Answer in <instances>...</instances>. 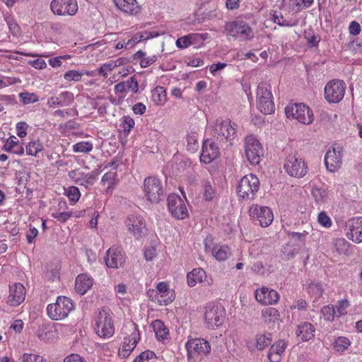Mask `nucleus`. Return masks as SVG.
<instances>
[{
  "instance_id": "obj_1",
  "label": "nucleus",
  "mask_w": 362,
  "mask_h": 362,
  "mask_svg": "<svg viewBox=\"0 0 362 362\" xmlns=\"http://www.w3.org/2000/svg\"><path fill=\"white\" fill-rule=\"evenodd\" d=\"M123 333L126 334L124 338L122 347L118 350L119 356L124 358H127L134 349L140 339V332L137 325L134 322L127 323L123 329Z\"/></svg>"
},
{
  "instance_id": "obj_2",
  "label": "nucleus",
  "mask_w": 362,
  "mask_h": 362,
  "mask_svg": "<svg viewBox=\"0 0 362 362\" xmlns=\"http://www.w3.org/2000/svg\"><path fill=\"white\" fill-rule=\"evenodd\" d=\"M75 308L71 299L66 296H59L54 303L47 307V314L52 320H60L66 317Z\"/></svg>"
},
{
  "instance_id": "obj_3",
  "label": "nucleus",
  "mask_w": 362,
  "mask_h": 362,
  "mask_svg": "<svg viewBox=\"0 0 362 362\" xmlns=\"http://www.w3.org/2000/svg\"><path fill=\"white\" fill-rule=\"evenodd\" d=\"M187 360L191 361L196 357L202 358L211 352V345L208 341L202 338L189 337L185 343Z\"/></svg>"
},
{
  "instance_id": "obj_4",
  "label": "nucleus",
  "mask_w": 362,
  "mask_h": 362,
  "mask_svg": "<svg viewBox=\"0 0 362 362\" xmlns=\"http://www.w3.org/2000/svg\"><path fill=\"white\" fill-rule=\"evenodd\" d=\"M95 330L102 338H110L115 333V327L110 313L105 308L99 310L95 318Z\"/></svg>"
},
{
  "instance_id": "obj_5",
  "label": "nucleus",
  "mask_w": 362,
  "mask_h": 362,
  "mask_svg": "<svg viewBox=\"0 0 362 362\" xmlns=\"http://www.w3.org/2000/svg\"><path fill=\"white\" fill-rule=\"evenodd\" d=\"M259 189V180L254 174L245 175L240 181L238 194L243 199H252Z\"/></svg>"
},
{
  "instance_id": "obj_6",
  "label": "nucleus",
  "mask_w": 362,
  "mask_h": 362,
  "mask_svg": "<svg viewBox=\"0 0 362 362\" xmlns=\"http://www.w3.org/2000/svg\"><path fill=\"white\" fill-rule=\"evenodd\" d=\"M144 191L147 200L151 203H158L163 199L162 182L156 177H148L144 180Z\"/></svg>"
},
{
  "instance_id": "obj_7",
  "label": "nucleus",
  "mask_w": 362,
  "mask_h": 362,
  "mask_svg": "<svg viewBox=\"0 0 362 362\" xmlns=\"http://www.w3.org/2000/svg\"><path fill=\"white\" fill-rule=\"evenodd\" d=\"M288 118L296 119L299 122L309 124L313 121V111L305 104H291L285 108Z\"/></svg>"
},
{
  "instance_id": "obj_8",
  "label": "nucleus",
  "mask_w": 362,
  "mask_h": 362,
  "mask_svg": "<svg viewBox=\"0 0 362 362\" xmlns=\"http://www.w3.org/2000/svg\"><path fill=\"white\" fill-rule=\"evenodd\" d=\"M245 151L248 161L252 165H257L264 156V150L259 141L253 135L245 139Z\"/></svg>"
},
{
  "instance_id": "obj_9",
  "label": "nucleus",
  "mask_w": 362,
  "mask_h": 362,
  "mask_svg": "<svg viewBox=\"0 0 362 362\" xmlns=\"http://www.w3.org/2000/svg\"><path fill=\"white\" fill-rule=\"evenodd\" d=\"M225 309L221 305L209 303L205 308L204 317L207 326L210 329L221 326L225 319Z\"/></svg>"
},
{
  "instance_id": "obj_10",
  "label": "nucleus",
  "mask_w": 362,
  "mask_h": 362,
  "mask_svg": "<svg viewBox=\"0 0 362 362\" xmlns=\"http://www.w3.org/2000/svg\"><path fill=\"white\" fill-rule=\"evenodd\" d=\"M225 30L233 37H241L243 40H251L254 37L252 28L244 21H234L227 22L225 25Z\"/></svg>"
},
{
  "instance_id": "obj_11",
  "label": "nucleus",
  "mask_w": 362,
  "mask_h": 362,
  "mask_svg": "<svg viewBox=\"0 0 362 362\" xmlns=\"http://www.w3.org/2000/svg\"><path fill=\"white\" fill-rule=\"evenodd\" d=\"M237 125L231 124L230 120H222L217 123L214 128V138L220 142H229V146H232L231 141L236 136Z\"/></svg>"
},
{
  "instance_id": "obj_12",
  "label": "nucleus",
  "mask_w": 362,
  "mask_h": 362,
  "mask_svg": "<svg viewBox=\"0 0 362 362\" xmlns=\"http://www.w3.org/2000/svg\"><path fill=\"white\" fill-rule=\"evenodd\" d=\"M345 83L340 80H333L327 83L325 87V99L329 103H339L345 93Z\"/></svg>"
},
{
  "instance_id": "obj_13",
  "label": "nucleus",
  "mask_w": 362,
  "mask_h": 362,
  "mask_svg": "<svg viewBox=\"0 0 362 362\" xmlns=\"http://www.w3.org/2000/svg\"><path fill=\"white\" fill-rule=\"evenodd\" d=\"M284 168L288 175L296 177H302L307 173L305 162L296 155H289L287 157Z\"/></svg>"
},
{
  "instance_id": "obj_14",
  "label": "nucleus",
  "mask_w": 362,
  "mask_h": 362,
  "mask_svg": "<svg viewBox=\"0 0 362 362\" xmlns=\"http://www.w3.org/2000/svg\"><path fill=\"white\" fill-rule=\"evenodd\" d=\"M168 206L172 216L177 219H184L188 216V211L184 200L176 194L168 197Z\"/></svg>"
},
{
  "instance_id": "obj_15",
  "label": "nucleus",
  "mask_w": 362,
  "mask_h": 362,
  "mask_svg": "<svg viewBox=\"0 0 362 362\" xmlns=\"http://www.w3.org/2000/svg\"><path fill=\"white\" fill-rule=\"evenodd\" d=\"M50 8L54 14L59 16H74L78 8L76 0H52Z\"/></svg>"
},
{
  "instance_id": "obj_16",
  "label": "nucleus",
  "mask_w": 362,
  "mask_h": 362,
  "mask_svg": "<svg viewBox=\"0 0 362 362\" xmlns=\"http://www.w3.org/2000/svg\"><path fill=\"white\" fill-rule=\"evenodd\" d=\"M342 163V148L339 145H334L329 148L325 156V164L330 172L337 171Z\"/></svg>"
},
{
  "instance_id": "obj_17",
  "label": "nucleus",
  "mask_w": 362,
  "mask_h": 362,
  "mask_svg": "<svg viewBox=\"0 0 362 362\" xmlns=\"http://www.w3.org/2000/svg\"><path fill=\"white\" fill-rule=\"evenodd\" d=\"M250 214L259 221L262 227L269 226L273 221L274 216L269 207L255 205L250 209Z\"/></svg>"
},
{
  "instance_id": "obj_18",
  "label": "nucleus",
  "mask_w": 362,
  "mask_h": 362,
  "mask_svg": "<svg viewBox=\"0 0 362 362\" xmlns=\"http://www.w3.org/2000/svg\"><path fill=\"white\" fill-rule=\"evenodd\" d=\"M345 230L349 240L356 243H362V217L349 219Z\"/></svg>"
},
{
  "instance_id": "obj_19",
  "label": "nucleus",
  "mask_w": 362,
  "mask_h": 362,
  "mask_svg": "<svg viewBox=\"0 0 362 362\" xmlns=\"http://www.w3.org/2000/svg\"><path fill=\"white\" fill-rule=\"evenodd\" d=\"M219 155V147L216 142L209 139L203 142L202 151L200 156L201 162L210 163L212 160L217 158Z\"/></svg>"
},
{
  "instance_id": "obj_20",
  "label": "nucleus",
  "mask_w": 362,
  "mask_h": 362,
  "mask_svg": "<svg viewBox=\"0 0 362 362\" xmlns=\"http://www.w3.org/2000/svg\"><path fill=\"white\" fill-rule=\"evenodd\" d=\"M106 265L110 268H118L124 262V257L122 253V249L118 247L112 246L107 251L105 257Z\"/></svg>"
},
{
  "instance_id": "obj_21",
  "label": "nucleus",
  "mask_w": 362,
  "mask_h": 362,
  "mask_svg": "<svg viewBox=\"0 0 362 362\" xmlns=\"http://www.w3.org/2000/svg\"><path fill=\"white\" fill-rule=\"evenodd\" d=\"M125 223L128 230L135 238L139 239L142 237L144 229L146 227V223L143 218L141 216H131L127 218Z\"/></svg>"
},
{
  "instance_id": "obj_22",
  "label": "nucleus",
  "mask_w": 362,
  "mask_h": 362,
  "mask_svg": "<svg viewBox=\"0 0 362 362\" xmlns=\"http://www.w3.org/2000/svg\"><path fill=\"white\" fill-rule=\"evenodd\" d=\"M156 291H158V303L160 305H167L175 300L174 292L169 289L168 285L165 282L158 283Z\"/></svg>"
},
{
  "instance_id": "obj_23",
  "label": "nucleus",
  "mask_w": 362,
  "mask_h": 362,
  "mask_svg": "<svg viewBox=\"0 0 362 362\" xmlns=\"http://www.w3.org/2000/svg\"><path fill=\"white\" fill-rule=\"evenodd\" d=\"M257 300L265 305L276 303L279 298V293L272 289L262 287L259 291L257 290L255 293Z\"/></svg>"
},
{
  "instance_id": "obj_24",
  "label": "nucleus",
  "mask_w": 362,
  "mask_h": 362,
  "mask_svg": "<svg viewBox=\"0 0 362 362\" xmlns=\"http://www.w3.org/2000/svg\"><path fill=\"white\" fill-rule=\"evenodd\" d=\"M8 302L11 305H20L25 300V288L23 284L15 283L10 286Z\"/></svg>"
},
{
  "instance_id": "obj_25",
  "label": "nucleus",
  "mask_w": 362,
  "mask_h": 362,
  "mask_svg": "<svg viewBox=\"0 0 362 362\" xmlns=\"http://www.w3.org/2000/svg\"><path fill=\"white\" fill-rule=\"evenodd\" d=\"M69 177L76 184L88 188L94 184V177L89 173H84L79 170H74L69 172Z\"/></svg>"
},
{
  "instance_id": "obj_26",
  "label": "nucleus",
  "mask_w": 362,
  "mask_h": 362,
  "mask_svg": "<svg viewBox=\"0 0 362 362\" xmlns=\"http://www.w3.org/2000/svg\"><path fill=\"white\" fill-rule=\"evenodd\" d=\"M74 100V94L69 91L62 92L58 96H52L48 99L49 106H69Z\"/></svg>"
},
{
  "instance_id": "obj_27",
  "label": "nucleus",
  "mask_w": 362,
  "mask_h": 362,
  "mask_svg": "<svg viewBox=\"0 0 362 362\" xmlns=\"http://www.w3.org/2000/svg\"><path fill=\"white\" fill-rule=\"evenodd\" d=\"M93 284V279L86 274H81L77 276L75 281L76 291L81 294L84 295L89 289L91 288Z\"/></svg>"
},
{
  "instance_id": "obj_28",
  "label": "nucleus",
  "mask_w": 362,
  "mask_h": 362,
  "mask_svg": "<svg viewBox=\"0 0 362 362\" xmlns=\"http://www.w3.org/2000/svg\"><path fill=\"white\" fill-rule=\"evenodd\" d=\"M315 328L310 322H303L298 326L296 335L303 341H309L315 337Z\"/></svg>"
},
{
  "instance_id": "obj_29",
  "label": "nucleus",
  "mask_w": 362,
  "mask_h": 362,
  "mask_svg": "<svg viewBox=\"0 0 362 362\" xmlns=\"http://www.w3.org/2000/svg\"><path fill=\"white\" fill-rule=\"evenodd\" d=\"M117 8L124 13L136 15L139 11V6L136 0H113Z\"/></svg>"
},
{
  "instance_id": "obj_30",
  "label": "nucleus",
  "mask_w": 362,
  "mask_h": 362,
  "mask_svg": "<svg viewBox=\"0 0 362 362\" xmlns=\"http://www.w3.org/2000/svg\"><path fill=\"white\" fill-rule=\"evenodd\" d=\"M187 284L194 287L197 283H203L206 281V272L202 268H196L189 272L187 275Z\"/></svg>"
},
{
  "instance_id": "obj_31",
  "label": "nucleus",
  "mask_w": 362,
  "mask_h": 362,
  "mask_svg": "<svg viewBox=\"0 0 362 362\" xmlns=\"http://www.w3.org/2000/svg\"><path fill=\"white\" fill-rule=\"evenodd\" d=\"M156 337L158 341L168 339L169 329L164 325L163 322L160 320H156L151 323Z\"/></svg>"
},
{
  "instance_id": "obj_32",
  "label": "nucleus",
  "mask_w": 362,
  "mask_h": 362,
  "mask_svg": "<svg viewBox=\"0 0 362 362\" xmlns=\"http://www.w3.org/2000/svg\"><path fill=\"white\" fill-rule=\"evenodd\" d=\"M272 98H269L268 99H259V100H257V108L262 113L269 115L274 112V103Z\"/></svg>"
},
{
  "instance_id": "obj_33",
  "label": "nucleus",
  "mask_w": 362,
  "mask_h": 362,
  "mask_svg": "<svg viewBox=\"0 0 362 362\" xmlns=\"http://www.w3.org/2000/svg\"><path fill=\"white\" fill-rule=\"evenodd\" d=\"M272 334L270 332L257 334L255 347L259 350H263L271 344L272 341Z\"/></svg>"
},
{
  "instance_id": "obj_34",
  "label": "nucleus",
  "mask_w": 362,
  "mask_h": 362,
  "mask_svg": "<svg viewBox=\"0 0 362 362\" xmlns=\"http://www.w3.org/2000/svg\"><path fill=\"white\" fill-rule=\"evenodd\" d=\"M151 100L157 105H163L166 100V91L162 86H157L151 90Z\"/></svg>"
},
{
  "instance_id": "obj_35",
  "label": "nucleus",
  "mask_w": 362,
  "mask_h": 362,
  "mask_svg": "<svg viewBox=\"0 0 362 362\" xmlns=\"http://www.w3.org/2000/svg\"><path fill=\"white\" fill-rule=\"evenodd\" d=\"M202 187L204 200L206 202L211 201L216 194V190L212 186L211 182L209 180H204L202 182Z\"/></svg>"
},
{
  "instance_id": "obj_36",
  "label": "nucleus",
  "mask_w": 362,
  "mask_h": 362,
  "mask_svg": "<svg viewBox=\"0 0 362 362\" xmlns=\"http://www.w3.org/2000/svg\"><path fill=\"white\" fill-rule=\"evenodd\" d=\"M269 98H273L270 90V86L266 83H260L257 90V100H259V99H268Z\"/></svg>"
},
{
  "instance_id": "obj_37",
  "label": "nucleus",
  "mask_w": 362,
  "mask_h": 362,
  "mask_svg": "<svg viewBox=\"0 0 362 362\" xmlns=\"http://www.w3.org/2000/svg\"><path fill=\"white\" fill-rule=\"evenodd\" d=\"M272 19L274 23L281 27H292L297 25L296 21L284 20L282 13L277 11L274 12Z\"/></svg>"
},
{
  "instance_id": "obj_38",
  "label": "nucleus",
  "mask_w": 362,
  "mask_h": 362,
  "mask_svg": "<svg viewBox=\"0 0 362 362\" xmlns=\"http://www.w3.org/2000/svg\"><path fill=\"white\" fill-rule=\"evenodd\" d=\"M212 254L217 260L224 261L228 258L230 251L227 246H216L213 248Z\"/></svg>"
},
{
  "instance_id": "obj_39",
  "label": "nucleus",
  "mask_w": 362,
  "mask_h": 362,
  "mask_svg": "<svg viewBox=\"0 0 362 362\" xmlns=\"http://www.w3.org/2000/svg\"><path fill=\"white\" fill-rule=\"evenodd\" d=\"M333 349L337 352H343L350 345L349 339L344 337H339L333 342Z\"/></svg>"
},
{
  "instance_id": "obj_40",
  "label": "nucleus",
  "mask_w": 362,
  "mask_h": 362,
  "mask_svg": "<svg viewBox=\"0 0 362 362\" xmlns=\"http://www.w3.org/2000/svg\"><path fill=\"white\" fill-rule=\"evenodd\" d=\"M42 149L43 146L39 140L30 141L26 146V153L30 156H36Z\"/></svg>"
},
{
  "instance_id": "obj_41",
  "label": "nucleus",
  "mask_w": 362,
  "mask_h": 362,
  "mask_svg": "<svg viewBox=\"0 0 362 362\" xmlns=\"http://www.w3.org/2000/svg\"><path fill=\"white\" fill-rule=\"evenodd\" d=\"M93 144L88 141H81L78 142L73 146V151L75 153H87L93 150Z\"/></svg>"
},
{
  "instance_id": "obj_42",
  "label": "nucleus",
  "mask_w": 362,
  "mask_h": 362,
  "mask_svg": "<svg viewBox=\"0 0 362 362\" xmlns=\"http://www.w3.org/2000/svg\"><path fill=\"white\" fill-rule=\"evenodd\" d=\"M262 316L265 320L274 322L279 316V313L276 308L269 307L262 310Z\"/></svg>"
},
{
  "instance_id": "obj_43",
  "label": "nucleus",
  "mask_w": 362,
  "mask_h": 362,
  "mask_svg": "<svg viewBox=\"0 0 362 362\" xmlns=\"http://www.w3.org/2000/svg\"><path fill=\"white\" fill-rule=\"evenodd\" d=\"M312 194L317 203H325L328 199V192L325 189L314 188L312 190Z\"/></svg>"
},
{
  "instance_id": "obj_44",
  "label": "nucleus",
  "mask_w": 362,
  "mask_h": 362,
  "mask_svg": "<svg viewBox=\"0 0 362 362\" xmlns=\"http://www.w3.org/2000/svg\"><path fill=\"white\" fill-rule=\"evenodd\" d=\"M334 247L339 254H346L349 251L350 244L343 238H338L334 240Z\"/></svg>"
},
{
  "instance_id": "obj_45",
  "label": "nucleus",
  "mask_w": 362,
  "mask_h": 362,
  "mask_svg": "<svg viewBox=\"0 0 362 362\" xmlns=\"http://www.w3.org/2000/svg\"><path fill=\"white\" fill-rule=\"evenodd\" d=\"M323 318L327 321H333L334 317H337L336 310L333 306L326 305L321 310Z\"/></svg>"
},
{
  "instance_id": "obj_46",
  "label": "nucleus",
  "mask_w": 362,
  "mask_h": 362,
  "mask_svg": "<svg viewBox=\"0 0 362 362\" xmlns=\"http://www.w3.org/2000/svg\"><path fill=\"white\" fill-rule=\"evenodd\" d=\"M19 98L21 101L23 102V104H30L37 102L39 100V97L33 93L28 92H23L19 94Z\"/></svg>"
},
{
  "instance_id": "obj_47",
  "label": "nucleus",
  "mask_w": 362,
  "mask_h": 362,
  "mask_svg": "<svg viewBox=\"0 0 362 362\" xmlns=\"http://www.w3.org/2000/svg\"><path fill=\"white\" fill-rule=\"evenodd\" d=\"M135 124L134 120L129 115L124 116L122 119L120 127L126 134H129Z\"/></svg>"
},
{
  "instance_id": "obj_48",
  "label": "nucleus",
  "mask_w": 362,
  "mask_h": 362,
  "mask_svg": "<svg viewBox=\"0 0 362 362\" xmlns=\"http://www.w3.org/2000/svg\"><path fill=\"white\" fill-rule=\"evenodd\" d=\"M194 37V35H187L180 37L176 41V45L180 49H185L188 47L192 44V39Z\"/></svg>"
},
{
  "instance_id": "obj_49",
  "label": "nucleus",
  "mask_w": 362,
  "mask_h": 362,
  "mask_svg": "<svg viewBox=\"0 0 362 362\" xmlns=\"http://www.w3.org/2000/svg\"><path fill=\"white\" fill-rule=\"evenodd\" d=\"M308 293L315 296L316 298L320 297L323 293L322 284L319 282L310 284L308 286Z\"/></svg>"
},
{
  "instance_id": "obj_50",
  "label": "nucleus",
  "mask_w": 362,
  "mask_h": 362,
  "mask_svg": "<svg viewBox=\"0 0 362 362\" xmlns=\"http://www.w3.org/2000/svg\"><path fill=\"white\" fill-rule=\"evenodd\" d=\"M83 74H84L83 72H80L76 70H71V71H66L64 74V79H66V81H80L81 80V78L83 76Z\"/></svg>"
},
{
  "instance_id": "obj_51",
  "label": "nucleus",
  "mask_w": 362,
  "mask_h": 362,
  "mask_svg": "<svg viewBox=\"0 0 362 362\" xmlns=\"http://www.w3.org/2000/svg\"><path fill=\"white\" fill-rule=\"evenodd\" d=\"M66 194L69 197V200L74 203L78 202L81 197V193L78 188L75 186L70 187L67 189Z\"/></svg>"
},
{
  "instance_id": "obj_52",
  "label": "nucleus",
  "mask_w": 362,
  "mask_h": 362,
  "mask_svg": "<svg viewBox=\"0 0 362 362\" xmlns=\"http://www.w3.org/2000/svg\"><path fill=\"white\" fill-rule=\"evenodd\" d=\"M22 362H47L42 356L33 354H24Z\"/></svg>"
},
{
  "instance_id": "obj_53",
  "label": "nucleus",
  "mask_w": 362,
  "mask_h": 362,
  "mask_svg": "<svg viewBox=\"0 0 362 362\" xmlns=\"http://www.w3.org/2000/svg\"><path fill=\"white\" fill-rule=\"evenodd\" d=\"M317 221L321 226L325 228H329L332 226L331 218L325 211H321L319 213L317 216Z\"/></svg>"
},
{
  "instance_id": "obj_54",
  "label": "nucleus",
  "mask_w": 362,
  "mask_h": 362,
  "mask_svg": "<svg viewBox=\"0 0 362 362\" xmlns=\"http://www.w3.org/2000/svg\"><path fill=\"white\" fill-rule=\"evenodd\" d=\"M304 34H305V38L307 40L308 45L311 47H315L318 45V43L320 40V37H317V36L312 34L311 30L305 31Z\"/></svg>"
},
{
  "instance_id": "obj_55",
  "label": "nucleus",
  "mask_w": 362,
  "mask_h": 362,
  "mask_svg": "<svg viewBox=\"0 0 362 362\" xmlns=\"http://www.w3.org/2000/svg\"><path fill=\"white\" fill-rule=\"evenodd\" d=\"M52 217L57 219L61 223L66 222L71 216L72 212L71 211H64V212H52L51 214Z\"/></svg>"
},
{
  "instance_id": "obj_56",
  "label": "nucleus",
  "mask_w": 362,
  "mask_h": 362,
  "mask_svg": "<svg viewBox=\"0 0 362 362\" xmlns=\"http://www.w3.org/2000/svg\"><path fill=\"white\" fill-rule=\"evenodd\" d=\"M349 306V302L346 300H341L338 302L336 306L337 317H340L346 313V308Z\"/></svg>"
},
{
  "instance_id": "obj_57",
  "label": "nucleus",
  "mask_w": 362,
  "mask_h": 362,
  "mask_svg": "<svg viewBox=\"0 0 362 362\" xmlns=\"http://www.w3.org/2000/svg\"><path fill=\"white\" fill-rule=\"evenodd\" d=\"M117 67V64H115L113 61H111L109 63L104 64L102 65L99 69V74L100 75H103L105 77H107V73L112 70H113L115 68Z\"/></svg>"
},
{
  "instance_id": "obj_58",
  "label": "nucleus",
  "mask_w": 362,
  "mask_h": 362,
  "mask_svg": "<svg viewBox=\"0 0 362 362\" xmlns=\"http://www.w3.org/2000/svg\"><path fill=\"white\" fill-rule=\"evenodd\" d=\"M19 141L17 139V138L14 136H11L8 138L4 145L3 149L8 152H11V151L13 150V148H15L16 143H18Z\"/></svg>"
},
{
  "instance_id": "obj_59",
  "label": "nucleus",
  "mask_w": 362,
  "mask_h": 362,
  "mask_svg": "<svg viewBox=\"0 0 362 362\" xmlns=\"http://www.w3.org/2000/svg\"><path fill=\"white\" fill-rule=\"evenodd\" d=\"M285 348H286V343L283 341H279L276 342L274 344H273L271 346L269 350H271V351H272V352H274V353L278 354L280 356H281V354H283V352L285 350Z\"/></svg>"
},
{
  "instance_id": "obj_60",
  "label": "nucleus",
  "mask_w": 362,
  "mask_h": 362,
  "mask_svg": "<svg viewBox=\"0 0 362 362\" xmlns=\"http://www.w3.org/2000/svg\"><path fill=\"white\" fill-rule=\"evenodd\" d=\"M28 128V125L27 123L24 122H20L17 123L16 124V132L17 135L23 138L27 135V129Z\"/></svg>"
},
{
  "instance_id": "obj_61",
  "label": "nucleus",
  "mask_w": 362,
  "mask_h": 362,
  "mask_svg": "<svg viewBox=\"0 0 362 362\" xmlns=\"http://www.w3.org/2000/svg\"><path fill=\"white\" fill-rule=\"evenodd\" d=\"M127 85V89L132 90L134 93L139 91V85L135 76L130 77L127 81H124Z\"/></svg>"
},
{
  "instance_id": "obj_62",
  "label": "nucleus",
  "mask_w": 362,
  "mask_h": 362,
  "mask_svg": "<svg viewBox=\"0 0 362 362\" xmlns=\"http://www.w3.org/2000/svg\"><path fill=\"white\" fill-rule=\"evenodd\" d=\"M6 23L8 26L10 32L13 35H17L20 30V28H19L18 25L16 22H14L13 20H11V18H6Z\"/></svg>"
},
{
  "instance_id": "obj_63",
  "label": "nucleus",
  "mask_w": 362,
  "mask_h": 362,
  "mask_svg": "<svg viewBox=\"0 0 362 362\" xmlns=\"http://www.w3.org/2000/svg\"><path fill=\"white\" fill-rule=\"evenodd\" d=\"M361 25L357 21H353L350 23L349 31L351 35H357L361 33Z\"/></svg>"
},
{
  "instance_id": "obj_64",
  "label": "nucleus",
  "mask_w": 362,
  "mask_h": 362,
  "mask_svg": "<svg viewBox=\"0 0 362 362\" xmlns=\"http://www.w3.org/2000/svg\"><path fill=\"white\" fill-rule=\"evenodd\" d=\"M64 362H86L81 356L78 354H72L66 356L64 359Z\"/></svg>"
}]
</instances>
